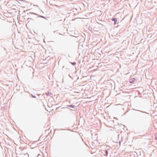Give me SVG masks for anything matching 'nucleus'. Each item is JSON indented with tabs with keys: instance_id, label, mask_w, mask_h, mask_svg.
I'll use <instances>...</instances> for the list:
<instances>
[{
	"instance_id": "nucleus-18",
	"label": "nucleus",
	"mask_w": 157,
	"mask_h": 157,
	"mask_svg": "<svg viewBox=\"0 0 157 157\" xmlns=\"http://www.w3.org/2000/svg\"><path fill=\"white\" fill-rule=\"evenodd\" d=\"M76 19H77V18H75V19H74V20H76Z\"/></svg>"
},
{
	"instance_id": "nucleus-4",
	"label": "nucleus",
	"mask_w": 157,
	"mask_h": 157,
	"mask_svg": "<svg viewBox=\"0 0 157 157\" xmlns=\"http://www.w3.org/2000/svg\"><path fill=\"white\" fill-rule=\"evenodd\" d=\"M135 80L136 78H131L130 79L129 82L131 83H133L135 81Z\"/></svg>"
},
{
	"instance_id": "nucleus-10",
	"label": "nucleus",
	"mask_w": 157,
	"mask_h": 157,
	"mask_svg": "<svg viewBox=\"0 0 157 157\" xmlns=\"http://www.w3.org/2000/svg\"><path fill=\"white\" fill-rule=\"evenodd\" d=\"M136 110L139 112H142V113H146V112H144V111H140V110Z\"/></svg>"
},
{
	"instance_id": "nucleus-12",
	"label": "nucleus",
	"mask_w": 157,
	"mask_h": 157,
	"mask_svg": "<svg viewBox=\"0 0 157 157\" xmlns=\"http://www.w3.org/2000/svg\"><path fill=\"white\" fill-rule=\"evenodd\" d=\"M111 20H117V18H113L111 19Z\"/></svg>"
},
{
	"instance_id": "nucleus-3",
	"label": "nucleus",
	"mask_w": 157,
	"mask_h": 157,
	"mask_svg": "<svg viewBox=\"0 0 157 157\" xmlns=\"http://www.w3.org/2000/svg\"><path fill=\"white\" fill-rule=\"evenodd\" d=\"M47 59L46 58L45 59H41V60H40V63H41L43 64L46 63H47Z\"/></svg>"
},
{
	"instance_id": "nucleus-14",
	"label": "nucleus",
	"mask_w": 157,
	"mask_h": 157,
	"mask_svg": "<svg viewBox=\"0 0 157 157\" xmlns=\"http://www.w3.org/2000/svg\"><path fill=\"white\" fill-rule=\"evenodd\" d=\"M155 139H156V140H157V134H156V137H155Z\"/></svg>"
},
{
	"instance_id": "nucleus-5",
	"label": "nucleus",
	"mask_w": 157,
	"mask_h": 157,
	"mask_svg": "<svg viewBox=\"0 0 157 157\" xmlns=\"http://www.w3.org/2000/svg\"><path fill=\"white\" fill-rule=\"evenodd\" d=\"M45 94L47 96H51L52 95V94L51 93L48 92L46 93Z\"/></svg>"
},
{
	"instance_id": "nucleus-8",
	"label": "nucleus",
	"mask_w": 157,
	"mask_h": 157,
	"mask_svg": "<svg viewBox=\"0 0 157 157\" xmlns=\"http://www.w3.org/2000/svg\"><path fill=\"white\" fill-rule=\"evenodd\" d=\"M71 64L73 65H76V63L75 62H71Z\"/></svg>"
},
{
	"instance_id": "nucleus-1",
	"label": "nucleus",
	"mask_w": 157,
	"mask_h": 157,
	"mask_svg": "<svg viewBox=\"0 0 157 157\" xmlns=\"http://www.w3.org/2000/svg\"><path fill=\"white\" fill-rule=\"evenodd\" d=\"M98 21H96V22H92V20L91 21V24H90V26H89V29L90 31H92L93 30V28L94 27V26L96 25L97 24H101V23H100L99 22H101L102 20H98Z\"/></svg>"
},
{
	"instance_id": "nucleus-7",
	"label": "nucleus",
	"mask_w": 157,
	"mask_h": 157,
	"mask_svg": "<svg viewBox=\"0 0 157 157\" xmlns=\"http://www.w3.org/2000/svg\"><path fill=\"white\" fill-rule=\"evenodd\" d=\"M108 151L107 150H105V154L104 155L105 156H107L108 155Z\"/></svg>"
},
{
	"instance_id": "nucleus-16",
	"label": "nucleus",
	"mask_w": 157,
	"mask_h": 157,
	"mask_svg": "<svg viewBox=\"0 0 157 157\" xmlns=\"http://www.w3.org/2000/svg\"><path fill=\"white\" fill-rule=\"evenodd\" d=\"M43 13V11L42 10H40V13H41V12Z\"/></svg>"
},
{
	"instance_id": "nucleus-11",
	"label": "nucleus",
	"mask_w": 157,
	"mask_h": 157,
	"mask_svg": "<svg viewBox=\"0 0 157 157\" xmlns=\"http://www.w3.org/2000/svg\"><path fill=\"white\" fill-rule=\"evenodd\" d=\"M40 17H41L42 18H45V17H44L42 16H41L40 15Z\"/></svg>"
},
{
	"instance_id": "nucleus-17",
	"label": "nucleus",
	"mask_w": 157,
	"mask_h": 157,
	"mask_svg": "<svg viewBox=\"0 0 157 157\" xmlns=\"http://www.w3.org/2000/svg\"><path fill=\"white\" fill-rule=\"evenodd\" d=\"M64 67H64V66H63V68H62L63 69H64Z\"/></svg>"
},
{
	"instance_id": "nucleus-19",
	"label": "nucleus",
	"mask_w": 157,
	"mask_h": 157,
	"mask_svg": "<svg viewBox=\"0 0 157 157\" xmlns=\"http://www.w3.org/2000/svg\"><path fill=\"white\" fill-rule=\"evenodd\" d=\"M124 18H123L122 19V20H124Z\"/></svg>"
},
{
	"instance_id": "nucleus-15",
	"label": "nucleus",
	"mask_w": 157,
	"mask_h": 157,
	"mask_svg": "<svg viewBox=\"0 0 157 157\" xmlns=\"http://www.w3.org/2000/svg\"><path fill=\"white\" fill-rule=\"evenodd\" d=\"M57 31H54V33H56H56H58V32H57Z\"/></svg>"
},
{
	"instance_id": "nucleus-13",
	"label": "nucleus",
	"mask_w": 157,
	"mask_h": 157,
	"mask_svg": "<svg viewBox=\"0 0 157 157\" xmlns=\"http://www.w3.org/2000/svg\"><path fill=\"white\" fill-rule=\"evenodd\" d=\"M136 114L137 115H140V113H136Z\"/></svg>"
},
{
	"instance_id": "nucleus-2",
	"label": "nucleus",
	"mask_w": 157,
	"mask_h": 157,
	"mask_svg": "<svg viewBox=\"0 0 157 157\" xmlns=\"http://www.w3.org/2000/svg\"><path fill=\"white\" fill-rule=\"evenodd\" d=\"M118 139H119V143H120V145L121 143L122 142L123 140L124 139V137L123 136H118Z\"/></svg>"
},
{
	"instance_id": "nucleus-9",
	"label": "nucleus",
	"mask_w": 157,
	"mask_h": 157,
	"mask_svg": "<svg viewBox=\"0 0 157 157\" xmlns=\"http://www.w3.org/2000/svg\"><path fill=\"white\" fill-rule=\"evenodd\" d=\"M112 21H114V25H116L117 22V20H112Z\"/></svg>"
},
{
	"instance_id": "nucleus-6",
	"label": "nucleus",
	"mask_w": 157,
	"mask_h": 157,
	"mask_svg": "<svg viewBox=\"0 0 157 157\" xmlns=\"http://www.w3.org/2000/svg\"><path fill=\"white\" fill-rule=\"evenodd\" d=\"M67 106L71 107V108H72L74 109L75 108V105H67Z\"/></svg>"
}]
</instances>
